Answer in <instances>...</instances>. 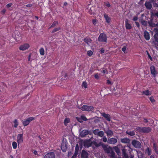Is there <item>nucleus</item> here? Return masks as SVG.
<instances>
[{
  "instance_id": "obj_50",
  "label": "nucleus",
  "mask_w": 158,
  "mask_h": 158,
  "mask_svg": "<svg viewBox=\"0 0 158 158\" xmlns=\"http://www.w3.org/2000/svg\"><path fill=\"white\" fill-rule=\"evenodd\" d=\"M126 46H124L122 48V50L123 51L124 53L126 52Z\"/></svg>"
},
{
  "instance_id": "obj_62",
  "label": "nucleus",
  "mask_w": 158,
  "mask_h": 158,
  "mask_svg": "<svg viewBox=\"0 0 158 158\" xmlns=\"http://www.w3.org/2000/svg\"><path fill=\"white\" fill-rule=\"evenodd\" d=\"M143 119H144V122L145 123H147L148 122V121L147 119H146L145 118H143Z\"/></svg>"
},
{
  "instance_id": "obj_30",
  "label": "nucleus",
  "mask_w": 158,
  "mask_h": 158,
  "mask_svg": "<svg viewBox=\"0 0 158 158\" xmlns=\"http://www.w3.org/2000/svg\"><path fill=\"white\" fill-rule=\"evenodd\" d=\"M12 146L14 149H15L17 147V143L16 142L14 141L12 143Z\"/></svg>"
},
{
  "instance_id": "obj_17",
  "label": "nucleus",
  "mask_w": 158,
  "mask_h": 158,
  "mask_svg": "<svg viewBox=\"0 0 158 158\" xmlns=\"http://www.w3.org/2000/svg\"><path fill=\"white\" fill-rule=\"evenodd\" d=\"M144 37L145 39L147 40H149L150 39L149 34L147 31L144 32Z\"/></svg>"
},
{
  "instance_id": "obj_7",
  "label": "nucleus",
  "mask_w": 158,
  "mask_h": 158,
  "mask_svg": "<svg viewBox=\"0 0 158 158\" xmlns=\"http://www.w3.org/2000/svg\"><path fill=\"white\" fill-rule=\"evenodd\" d=\"M29 47L30 46L28 44L25 43L20 46L19 49L20 50L24 51L28 49Z\"/></svg>"
},
{
  "instance_id": "obj_14",
  "label": "nucleus",
  "mask_w": 158,
  "mask_h": 158,
  "mask_svg": "<svg viewBox=\"0 0 158 158\" xmlns=\"http://www.w3.org/2000/svg\"><path fill=\"white\" fill-rule=\"evenodd\" d=\"M89 131L88 130H84L81 131L80 135L81 137H83L89 134Z\"/></svg>"
},
{
  "instance_id": "obj_25",
  "label": "nucleus",
  "mask_w": 158,
  "mask_h": 158,
  "mask_svg": "<svg viewBox=\"0 0 158 158\" xmlns=\"http://www.w3.org/2000/svg\"><path fill=\"white\" fill-rule=\"evenodd\" d=\"M156 144V143H153V148L155 152L157 154H158V148Z\"/></svg>"
},
{
  "instance_id": "obj_22",
  "label": "nucleus",
  "mask_w": 158,
  "mask_h": 158,
  "mask_svg": "<svg viewBox=\"0 0 158 158\" xmlns=\"http://www.w3.org/2000/svg\"><path fill=\"white\" fill-rule=\"evenodd\" d=\"M145 153L148 156H150L152 154V149L149 147L147 148L145 150Z\"/></svg>"
},
{
  "instance_id": "obj_45",
  "label": "nucleus",
  "mask_w": 158,
  "mask_h": 158,
  "mask_svg": "<svg viewBox=\"0 0 158 158\" xmlns=\"http://www.w3.org/2000/svg\"><path fill=\"white\" fill-rule=\"evenodd\" d=\"M153 6L154 7L158 8V1L154 2L153 3Z\"/></svg>"
},
{
  "instance_id": "obj_23",
  "label": "nucleus",
  "mask_w": 158,
  "mask_h": 158,
  "mask_svg": "<svg viewBox=\"0 0 158 158\" xmlns=\"http://www.w3.org/2000/svg\"><path fill=\"white\" fill-rule=\"evenodd\" d=\"M104 17L106 20V22L108 23H109L110 22V19L108 15L106 14H104Z\"/></svg>"
},
{
  "instance_id": "obj_12",
  "label": "nucleus",
  "mask_w": 158,
  "mask_h": 158,
  "mask_svg": "<svg viewBox=\"0 0 158 158\" xmlns=\"http://www.w3.org/2000/svg\"><path fill=\"white\" fill-rule=\"evenodd\" d=\"M150 71L151 74L153 76L155 77L157 73L154 66L152 65L151 66Z\"/></svg>"
},
{
  "instance_id": "obj_56",
  "label": "nucleus",
  "mask_w": 158,
  "mask_h": 158,
  "mask_svg": "<svg viewBox=\"0 0 158 158\" xmlns=\"http://www.w3.org/2000/svg\"><path fill=\"white\" fill-rule=\"evenodd\" d=\"M138 17L137 16H135L133 17V20L134 21H136L138 20Z\"/></svg>"
},
{
  "instance_id": "obj_8",
  "label": "nucleus",
  "mask_w": 158,
  "mask_h": 158,
  "mask_svg": "<svg viewBox=\"0 0 158 158\" xmlns=\"http://www.w3.org/2000/svg\"><path fill=\"white\" fill-rule=\"evenodd\" d=\"M55 155L53 152H49L47 153L44 156V158H55Z\"/></svg>"
},
{
  "instance_id": "obj_34",
  "label": "nucleus",
  "mask_w": 158,
  "mask_h": 158,
  "mask_svg": "<svg viewBox=\"0 0 158 158\" xmlns=\"http://www.w3.org/2000/svg\"><path fill=\"white\" fill-rule=\"evenodd\" d=\"M151 15L152 16H153L154 17H157L158 18V12H152L151 13Z\"/></svg>"
},
{
  "instance_id": "obj_49",
  "label": "nucleus",
  "mask_w": 158,
  "mask_h": 158,
  "mask_svg": "<svg viewBox=\"0 0 158 158\" xmlns=\"http://www.w3.org/2000/svg\"><path fill=\"white\" fill-rule=\"evenodd\" d=\"M82 85L85 88H87V84L85 82H83Z\"/></svg>"
},
{
  "instance_id": "obj_6",
  "label": "nucleus",
  "mask_w": 158,
  "mask_h": 158,
  "mask_svg": "<svg viewBox=\"0 0 158 158\" xmlns=\"http://www.w3.org/2000/svg\"><path fill=\"white\" fill-rule=\"evenodd\" d=\"M23 134H19L17 135V142L18 145L23 142Z\"/></svg>"
},
{
  "instance_id": "obj_51",
  "label": "nucleus",
  "mask_w": 158,
  "mask_h": 158,
  "mask_svg": "<svg viewBox=\"0 0 158 158\" xmlns=\"http://www.w3.org/2000/svg\"><path fill=\"white\" fill-rule=\"evenodd\" d=\"M103 141L104 142H106L107 141V139L106 136H104L102 138Z\"/></svg>"
},
{
  "instance_id": "obj_2",
  "label": "nucleus",
  "mask_w": 158,
  "mask_h": 158,
  "mask_svg": "<svg viewBox=\"0 0 158 158\" xmlns=\"http://www.w3.org/2000/svg\"><path fill=\"white\" fill-rule=\"evenodd\" d=\"M107 40V36L106 34L101 33L100 34L98 37V40L99 41L102 42H106Z\"/></svg>"
},
{
  "instance_id": "obj_13",
  "label": "nucleus",
  "mask_w": 158,
  "mask_h": 158,
  "mask_svg": "<svg viewBox=\"0 0 158 158\" xmlns=\"http://www.w3.org/2000/svg\"><path fill=\"white\" fill-rule=\"evenodd\" d=\"M145 6L148 10H150L152 8L151 2H146L145 3Z\"/></svg>"
},
{
  "instance_id": "obj_11",
  "label": "nucleus",
  "mask_w": 158,
  "mask_h": 158,
  "mask_svg": "<svg viewBox=\"0 0 158 158\" xmlns=\"http://www.w3.org/2000/svg\"><path fill=\"white\" fill-rule=\"evenodd\" d=\"M81 156L82 158H88L89 154L86 151L83 149L82 151Z\"/></svg>"
},
{
  "instance_id": "obj_1",
  "label": "nucleus",
  "mask_w": 158,
  "mask_h": 158,
  "mask_svg": "<svg viewBox=\"0 0 158 158\" xmlns=\"http://www.w3.org/2000/svg\"><path fill=\"white\" fill-rule=\"evenodd\" d=\"M135 129L138 132H141L144 133H148L152 130V129L150 127H137Z\"/></svg>"
},
{
  "instance_id": "obj_59",
  "label": "nucleus",
  "mask_w": 158,
  "mask_h": 158,
  "mask_svg": "<svg viewBox=\"0 0 158 158\" xmlns=\"http://www.w3.org/2000/svg\"><path fill=\"white\" fill-rule=\"evenodd\" d=\"M105 6L108 7H110L111 6L109 2L105 3Z\"/></svg>"
},
{
  "instance_id": "obj_35",
  "label": "nucleus",
  "mask_w": 158,
  "mask_h": 158,
  "mask_svg": "<svg viewBox=\"0 0 158 158\" xmlns=\"http://www.w3.org/2000/svg\"><path fill=\"white\" fill-rule=\"evenodd\" d=\"M106 152L107 153H110L111 152V151H112V148L111 147H109L108 148L106 149H105V150Z\"/></svg>"
},
{
  "instance_id": "obj_20",
  "label": "nucleus",
  "mask_w": 158,
  "mask_h": 158,
  "mask_svg": "<svg viewBox=\"0 0 158 158\" xmlns=\"http://www.w3.org/2000/svg\"><path fill=\"white\" fill-rule=\"evenodd\" d=\"M105 132L106 134L108 136H112L113 135V132L110 130L108 129L106 131H105Z\"/></svg>"
},
{
  "instance_id": "obj_15",
  "label": "nucleus",
  "mask_w": 158,
  "mask_h": 158,
  "mask_svg": "<svg viewBox=\"0 0 158 158\" xmlns=\"http://www.w3.org/2000/svg\"><path fill=\"white\" fill-rule=\"evenodd\" d=\"M102 116L108 121H110L111 118L109 114H106L105 113H103L102 114Z\"/></svg>"
},
{
  "instance_id": "obj_48",
  "label": "nucleus",
  "mask_w": 158,
  "mask_h": 158,
  "mask_svg": "<svg viewBox=\"0 0 158 158\" xmlns=\"http://www.w3.org/2000/svg\"><path fill=\"white\" fill-rule=\"evenodd\" d=\"M81 118H82V120L83 121H87L88 120V119L86 118V117H85V116H81Z\"/></svg>"
},
{
  "instance_id": "obj_43",
  "label": "nucleus",
  "mask_w": 158,
  "mask_h": 158,
  "mask_svg": "<svg viewBox=\"0 0 158 158\" xmlns=\"http://www.w3.org/2000/svg\"><path fill=\"white\" fill-rule=\"evenodd\" d=\"M99 132V130L98 129H95L93 131V133L95 135H98V133Z\"/></svg>"
},
{
  "instance_id": "obj_54",
  "label": "nucleus",
  "mask_w": 158,
  "mask_h": 158,
  "mask_svg": "<svg viewBox=\"0 0 158 158\" xmlns=\"http://www.w3.org/2000/svg\"><path fill=\"white\" fill-rule=\"evenodd\" d=\"M135 23L136 25V26L138 27V28H139V27H140V25H139V23L138 22H135Z\"/></svg>"
},
{
  "instance_id": "obj_24",
  "label": "nucleus",
  "mask_w": 158,
  "mask_h": 158,
  "mask_svg": "<svg viewBox=\"0 0 158 158\" xmlns=\"http://www.w3.org/2000/svg\"><path fill=\"white\" fill-rule=\"evenodd\" d=\"M70 122V119L69 118H65L64 123V125L65 126H66L68 123H69Z\"/></svg>"
},
{
  "instance_id": "obj_39",
  "label": "nucleus",
  "mask_w": 158,
  "mask_h": 158,
  "mask_svg": "<svg viewBox=\"0 0 158 158\" xmlns=\"http://www.w3.org/2000/svg\"><path fill=\"white\" fill-rule=\"evenodd\" d=\"M61 149L63 152H65L66 151L67 149V147L66 146H64L63 145H61Z\"/></svg>"
},
{
  "instance_id": "obj_18",
  "label": "nucleus",
  "mask_w": 158,
  "mask_h": 158,
  "mask_svg": "<svg viewBox=\"0 0 158 158\" xmlns=\"http://www.w3.org/2000/svg\"><path fill=\"white\" fill-rule=\"evenodd\" d=\"M88 45H89V44L91 43L92 42L91 39L89 38H84L83 40Z\"/></svg>"
},
{
  "instance_id": "obj_55",
  "label": "nucleus",
  "mask_w": 158,
  "mask_h": 158,
  "mask_svg": "<svg viewBox=\"0 0 158 158\" xmlns=\"http://www.w3.org/2000/svg\"><path fill=\"white\" fill-rule=\"evenodd\" d=\"M12 5V3H9L6 5V6L7 8H9Z\"/></svg>"
},
{
  "instance_id": "obj_27",
  "label": "nucleus",
  "mask_w": 158,
  "mask_h": 158,
  "mask_svg": "<svg viewBox=\"0 0 158 158\" xmlns=\"http://www.w3.org/2000/svg\"><path fill=\"white\" fill-rule=\"evenodd\" d=\"M58 24V21H55L53 22V23H52V24L51 26L49 27V29H50L51 28L54 27L55 26H56V25H57Z\"/></svg>"
},
{
  "instance_id": "obj_38",
  "label": "nucleus",
  "mask_w": 158,
  "mask_h": 158,
  "mask_svg": "<svg viewBox=\"0 0 158 158\" xmlns=\"http://www.w3.org/2000/svg\"><path fill=\"white\" fill-rule=\"evenodd\" d=\"M14 127L15 128H16L18 125V122L17 119H15L14 120Z\"/></svg>"
},
{
  "instance_id": "obj_53",
  "label": "nucleus",
  "mask_w": 158,
  "mask_h": 158,
  "mask_svg": "<svg viewBox=\"0 0 158 158\" xmlns=\"http://www.w3.org/2000/svg\"><path fill=\"white\" fill-rule=\"evenodd\" d=\"M102 146L103 148L104 149V150H105V149H106V148H108L107 147V146L104 144H103L102 145Z\"/></svg>"
},
{
  "instance_id": "obj_58",
  "label": "nucleus",
  "mask_w": 158,
  "mask_h": 158,
  "mask_svg": "<svg viewBox=\"0 0 158 158\" xmlns=\"http://www.w3.org/2000/svg\"><path fill=\"white\" fill-rule=\"evenodd\" d=\"M6 10L5 9H3L1 11V13L4 15L6 12Z\"/></svg>"
},
{
  "instance_id": "obj_32",
  "label": "nucleus",
  "mask_w": 158,
  "mask_h": 158,
  "mask_svg": "<svg viewBox=\"0 0 158 158\" xmlns=\"http://www.w3.org/2000/svg\"><path fill=\"white\" fill-rule=\"evenodd\" d=\"M110 156L111 158H115V153L112 150L110 152Z\"/></svg>"
},
{
  "instance_id": "obj_10",
  "label": "nucleus",
  "mask_w": 158,
  "mask_h": 158,
  "mask_svg": "<svg viewBox=\"0 0 158 158\" xmlns=\"http://www.w3.org/2000/svg\"><path fill=\"white\" fill-rule=\"evenodd\" d=\"M117 142V139L112 138H111L109 139L107 141V142L108 143L110 144H114Z\"/></svg>"
},
{
  "instance_id": "obj_33",
  "label": "nucleus",
  "mask_w": 158,
  "mask_h": 158,
  "mask_svg": "<svg viewBox=\"0 0 158 158\" xmlns=\"http://www.w3.org/2000/svg\"><path fill=\"white\" fill-rule=\"evenodd\" d=\"M84 144L85 145H86L89 147L92 144V143H90V141L88 140L85 142Z\"/></svg>"
},
{
  "instance_id": "obj_31",
  "label": "nucleus",
  "mask_w": 158,
  "mask_h": 158,
  "mask_svg": "<svg viewBox=\"0 0 158 158\" xmlns=\"http://www.w3.org/2000/svg\"><path fill=\"white\" fill-rule=\"evenodd\" d=\"M40 52L41 55L43 56L44 55V50L43 48H41L40 49Z\"/></svg>"
},
{
  "instance_id": "obj_40",
  "label": "nucleus",
  "mask_w": 158,
  "mask_h": 158,
  "mask_svg": "<svg viewBox=\"0 0 158 158\" xmlns=\"http://www.w3.org/2000/svg\"><path fill=\"white\" fill-rule=\"evenodd\" d=\"M87 54L88 56H91L92 55L93 52L92 51L89 50L87 51Z\"/></svg>"
},
{
  "instance_id": "obj_52",
  "label": "nucleus",
  "mask_w": 158,
  "mask_h": 158,
  "mask_svg": "<svg viewBox=\"0 0 158 158\" xmlns=\"http://www.w3.org/2000/svg\"><path fill=\"white\" fill-rule=\"evenodd\" d=\"M94 77L95 79H99V77L98 73H96L94 75Z\"/></svg>"
},
{
  "instance_id": "obj_9",
  "label": "nucleus",
  "mask_w": 158,
  "mask_h": 158,
  "mask_svg": "<svg viewBox=\"0 0 158 158\" xmlns=\"http://www.w3.org/2000/svg\"><path fill=\"white\" fill-rule=\"evenodd\" d=\"M129 20L126 19L125 20L126 28L127 30H130L132 28L131 25L129 23Z\"/></svg>"
},
{
  "instance_id": "obj_41",
  "label": "nucleus",
  "mask_w": 158,
  "mask_h": 158,
  "mask_svg": "<svg viewBox=\"0 0 158 158\" xmlns=\"http://www.w3.org/2000/svg\"><path fill=\"white\" fill-rule=\"evenodd\" d=\"M82 118L81 116L80 118H79L78 117H76V119H77V121L78 122H79L81 123H82L83 122Z\"/></svg>"
},
{
  "instance_id": "obj_28",
  "label": "nucleus",
  "mask_w": 158,
  "mask_h": 158,
  "mask_svg": "<svg viewBox=\"0 0 158 158\" xmlns=\"http://www.w3.org/2000/svg\"><path fill=\"white\" fill-rule=\"evenodd\" d=\"M126 133L130 136H134L135 135V132L134 131H127Z\"/></svg>"
},
{
  "instance_id": "obj_29",
  "label": "nucleus",
  "mask_w": 158,
  "mask_h": 158,
  "mask_svg": "<svg viewBox=\"0 0 158 158\" xmlns=\"http://www.w3.org/2000/svg\"><path fill=\"white\" fill-rule=\"evenodd\" d=\"M60 29V27H56L52 30L51 32L52 33H53L57 31H59Z\"/></svg>"
},
{
  "instance_id": "obj_36",
  "label": "nucleus",
  "mask_w": 158,
  "mask_h": 158,
  "mask_svg": "<svg viewBox=\"0 0 158 158\" xmlns=\"http://www.w3.org/2000/svg\"><path fill=\"white\" fill-rule=\"evenodd\" d=\"M141 23L144 26H147V22L146 21L144 20H142L141 21Z\"/></svg>"
},
{
  "instance_id": "obj_21",
  "label": "nucleus",
  "mask_w": 158,
  "mask_h": 158,
  "mask_svg": "<svg viewBox=\"0 0 158 158\" xmlns=\"http://www.w3.org/2000/svg\"><path fill=\"white\" fill-rule=\"evenodd\" d=\"M79 147L78 144H77L75 147V152L74 154H75V155L77 156V155L79 153Z\"/></svg>"
},
{
  "instance_id": "obj_60",
  "label": "nucleus",
  "mask_w": 158,
  "mask_h": 158,
  "mask_svg": "<svg viewBox=\"0 0 158 158\" xmlns=\"http://www.w3.org/2000/svg\"><path fill=\"white\" fill-rule=\"evenodd\" d=\"M32 6V4H28L26 5V6L28 7H31Z\"/></svg>"
},
{
  "instance_id": "obj_19",
  "label": "nucleus",
  "mask_w": 158,
  "mask_h": 158,
  "mask_svg": "<svg viewBox=\"0 0 158 158\" xmlns=\"http://www.w3.org/2000/svg\"><path fill=\"white\" fill-rule=\"evenodd\" d=\"M148 23L150 27H155L156 26V24L153 22V19H151L150 20L148 21Z\"/></svg>"
},
{
  "instance_id": "obj_37",
  "label": "nucleus",
  "mask_w": 158,
  "mask_h": 158,
  "mask_svg": "<svg viewBox=\"0 0 158 158\" xmlns=\"http://www.w3.org/2000/svg\"><path fill=\"white\" fill-rule=\"evenodd\" d=\"M104 133L102 131H99L98 135L101 137H102L104 135Z\"/></svg>"
},
{
  "instance_id": "obj_44",
  "label": "nucleus",
  "mask_w": 158,
  "mask_h": 158,
  "mask_svg": "<svg viewBox=\"0 0 158 158\" xmlns=\"http://www.w3.org/2000/svg\"><path fill=\"white\" fill-rule=\"evenodd\" d=\"M114 149L115 151L117 153L119 152V149L117 147L115 146V147H114Z\"/></svg>"
},
{
  "instance_id": "obj_46",
  "label": "nucleus",
  "mask_w": 158,
  "mask_h": 158,
  "mask_svg": "<svg viewBox=\"0 0 158 158\" xmlns=\"http://www.w3.org/2000/svg\"><path fill=\"white\" fill-rule=\"evenodd\" d=\"M149 99L152 102H155V100L154 99L153 97L152 96L150 97Z\"/></svg>"
},
{
  "instance_id": "obj_26",
  "label": "nucleus",
  "mask_w": 158,
  "mask_h": 158,
  "mask_svg": "<svg viewBox=\"0 0 158 158\" xmlns=\"http://www.w3.org/2000/svg\"><path fill=\"white\" fill-rule=\"evenodd\" d=\"M142 93L147 96L151 95L152 94L151 92H150L148 90L143 91Z\"/></svg>"
},
{
  "instance_id": "obj_63",
  "label": "nucleus",
  "mask_w": 158,
  "mask_h": 158,
  "mask_svg": "<svg viewBox=\"0 0 158 158\" xmlns=\"http://www.w3.org/2000/svg\"><path fill=\"white\" fill-rule=\"evenodd\" d=\"M107 84H111V82L109 80H108L107 81Z\"/></svg>"
},
{
  "instance_id": "obj_57",
  "label": "nucleus",
  "mask_w": 158,
  "mask_h": 158,
  "mask_svg": "<svg viewBox=\"0 0 158 158\" xmlns=\"http://www.w3.org/2000/svg\"><path fill=\"white\" fill-rule=\"evenodd\" d=\"M104 52L105 50L103 48H102L100 51V52L101 54H102Z\"/></svg>"
},
{
  "instance_id": "obj_16",
  "label": "nucleus",
  "mask_w": 158,
  "mask_h": 158,
  "mask_svg": "<svg viewBox=\"0 0 158 158\" xmlns=\"http://www.w3.org/2000/svg\"><path fill=\"white\" fill-rule=\"evenodd\" d=\"M122 143H130V139L128 138H124L122 139L121 140Z\"/></svg>"
},
{
  "instance_id": "obj_5",
  "label": "nucleus",
  "mask_w": 158,
  "mask_h": 158,
  "mask_svg": "<svg viewBox=\"0 0 158 158\" xmlns=\"http://www.w3.org/2000/svg\"><path fill=\"white\" fill-rule=\"evenodd\" d=\"M132 145L135 148H139L141 147V143L135 140H132L131 142Z\"/></svg>"
},
{
  "instance_id": "obj_4",
  "label": "nucleus",
  "mask_w": 158,
  "mask_h": 158,
  "mask_svg": "<svg viewBox=\"0 0 158 158\" xmlns=\"http://www.w3.org/2000/svg\"><path fill=\"white\" fill-rule=\"evenodd\" d=\"M35 118L33 117H30L27 118L26 119H25L22 122L23 125L26 127L30 123L34 120Z\"/></svg>"
},
{
  "instance_id": "obj_47",
  "label": "nucleus",
  "mask_w": 158,
  "mask_h": 158,
  "mask_svg": "<svg viewBox=\"0 0 158 158\" xmlns=\"http://www.w3.org/2000/svg\"><path fill=\"white\" fill-rule=\"evenodd\" d=\"M122 152L123 156L125 154H127L126 153V150L125 148H123V149L122 150Z\"/></svg>"
},
{
  "instance_id": "obj_64",
  "label": "nucleus",
  "mask_w": 158,
  "mask_h": 158,
  "mask_svg": "<svg viewBox=\"0 0 158 158\" xmlns=\"http://www.w3.org/2000/svg\"><path fill=\"white\" fill-rule=\"evenodd\" d=\"M150 158H155V155L153 154L151 155Z\"/></svg>"
},
{
  "instance_id": "obj_3",
  "label": "nucleus",
  "mask_w": 158,
  "mask_h": 158,
  "mask_svg": "<svg viewBox=\"0 0 158 158\" xmlns=\"http://www.w3.org/2000/svg\"><path fill=\"white\" fill-rule=\"evenodd\" d=\"M80 109L83 111H90L94 109V107L91 106L83 105L81 107Z\"/></svg>"
},
{
  "instance_id": "obj_42",
  "label": "nucleus",
  "mask_w": 158,
  "mask_h": 158,
  "mask_svg": "<svg viewBox=\"0 0 158 158\" xmlns=\"http://www.w3.org/2000/svg\"><path fill=\"white\" fill-rule=\"evenodd\" d=\"M154 38L155 41L158 43V35L155 34L154 35Z\"/></svg>"
},
{
  "instance_id": "obj_61",
  "label": "nucleus",
  "mask_w": 158,
  "mask_h": 158,
  "mask_svg": "<svg viewBox=\"0 0 158 158\" xmlns=\"http://www.w3.org/2000/svg\"><path fill=\"white\" fill-rule=\"evenodd\" d=\"M123 156L124 157V158H129L128 155L127 154H126L123 155Z\"/></svg>"
}]
</instances>
